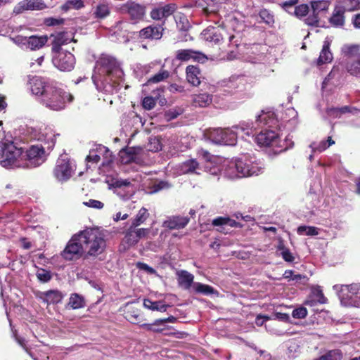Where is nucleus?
Returning a JSON list of instances; mask_svg holds the SVG:
<instances>
[{"label": "nucleus", "mask_w": 360, "mask_h": 360, "mask_svg": "<svg viewBox=\"0 0 360 360\" xmlns=\"http://www.w3.org/2000/svg\"><path fill=\"white\" fill-rule=\"evenodd\" d=\"M189 222L186 217L174 216L169 217L163 222V226L169 229H181L184 228Z\"/></svg>", "instance_id": "obj_24"}, {"label": "nucleus", "mask_w": 360, "mask_h": 360, "mask_svg": "<svg viewBox=\"0 0 360 360\" xmlns=\"http://www.w3.org/2000/svg\"><path fill=\"white\" fill-rule=\"evenodd\" d=\"M83 204L87 207L95 208V209H102L104 206V204L97 200L90 199L86 202H84Z\"/></svg>", "instance_id": "obj_56"}, {"label": "nucleus", "mask_w": 360, "mask_h": 360, "mask_svg": "<svg viewBox=\"0 0 360 360\" xmlns=\"http://www.w3.org/2000/svg\"><path fill=\"white\" fill-rule=\"evenodd\" d=\"M330 43L328 40L323 42L322 50L320 53L319 57L317 60V64L321 65L322 64L330 63L333 60V54L330 51Z\"/></svg>", "instance_id": "obj_36"}, {"label": "nucleus", "mask_w": 360, "mask_h": 360, "mask_svg": "<svg viewBox=\"0 0 360 360\" xmlns=\"http://www.w3.org/2000/svg\"><path fill=\"white\" fill-rule=\"evenodd\" d=\"M281 255L283 259L286 262H292L294 260V257L289 250L285 248H282Z\"/></svg>", "instance_id": "obj_63"}, {"label": "nucleus", "mask_w": 360, "mask_h": 360, "mask_svg": "<svg viewBox=\"0 0 360 360\" xmlns=\"http://www.w3.org/2000/svg\"><path fill=\"white\" fill-rule=\"evenodd\" d=\"M46 8L42 0H22L13 8V12L20 14L26 11H41Z\"/></svg>", "instance_id": "obj_17"}, {"label": "nucleus", "mask_w": 360, "mask_h": 360, "mask_svg": "<svg viewBox=\"0 0 360 360\" xmlns=\"http://www.w3.org/2000/svg\"><path fill=\"white\" fill-rule=\"evenodd\" d=\"M143 306L148 309L160 311H165L167 308V306L162 302H153L149 299L143 300Z\"/></svg>", "instance_id": "obj_39"}, {"label": "nucleus", "mask_w": 360, "mask_h": 360, "mask_svg": "<svg viewBox=\"0 0 360 360\" xmlns=\"http://www.w3.org/2000/svg\"><path fill=\"white\" fill-rule=\"evenodd\" d=\"M208 139L217 144L234 146L237 141V136L232 129H213L208 134Z\"/></svg>", "instance_id": "obj_8"}, {"label": "nucleus", "mask_w": 360, "mask_h": 360, "mask_svg": "<svg viewBox=\"0 0 360 360\" xmlns=\"http://www.w3.org/2000/svg\"><path fill=\"white\" fill-rule=\"evenodd\" d=\"M257 126L252 122H241L238 125L232 127V129L237 132L238 131L244 133L245 135L250 136H253L254 131L257 129Z\"/></svg>", "instance_id": "obj_33"}, {"label": "nucleus", "mask_w": 360, "mask_h": 360, "mask_svg": "<svg viewBox=\"0 0 360 360\" xmlns=\"http://www.w3.org/2000/svg\"><path fill=\"white\" fill-rule=\"evenodd\" d=\"M186 79L194 86H198L200 84L202 77L201 72L198 67L195 65H188L186 70Z\"/></svg>", "instance_id": "obj_25"}, {"label": "nucleus", "mask_w": 360, "mask_h": 360, "mask_svg": "<svg viewBox=\"0 0 360 360\" xmlns=\"http://www.w3.org/2000/svg\"><path fill=\"white\" fill-rule=\"evenodd\" d=\"M20 160V167L33 168L41 165L46 160L44 148L42 146L34 145L25 151L22 150Z\"/></svg>", "instance_id": "obj_6"}, {"label": "nucleus", "mask_w": 360, "mask_h": 360, "mask_svg": "<svg viewBox=\"0 0 360 360\" xmlns=\"http://www.w3.org/2000/svg\"><path fill=\"white\" fill-rule=\"evenodd\" d=\"M165 18L171 15L176 9L175 4H167L163 7H160Z\"/></svg>", "instance_id": "obj_55"}, {"label": "nucleus", "mask_w": 360, "mask_h": 360, "mask_svg": "<svg viewBox=\"0 0 360 360\" xmlns=\"http://www.w3.org/2000/svg\"><path fill=\"white\" fill-rule=\"evenodd\" d=\"M39 140L48 144V148H52L56 142V135L52 133L51 130L42 133L39 138Z\"/></svg>", "instance_id": "obj_44"}, {"label": "nucleus", "mask_w": 360, "mask_h": 360, "mask_svg": "<svg viewBox=\"0 0 360 360\" xmlns=\"http://www.w3.org/2000/svg\"><path fill=\"white\" fill-rule=\"evenodd\" d=\"M205 172L210 173L211 175L217 176L219 174H223L222 168L214 164L212 161H208L204 167Z\"/></svg>", "instance_id": "obj_45"}, {"label": "nucleus", "mask_w": 360, "mask_h": 360, "mask_svg": "<svg viewBox=\"0 0 360 360\" xmlns=\"http://www.w3.org/2000/svg\"><path fill=\"white\" fill-rule=\"evenodd\" d=\"M259 16L262 20L267 25L274 23V16L267 10L263 9L259 12Z\"/></svg>", "instance_id": "obj_52"}, {"label": "nucleus", "mask_w": 360, "mask_h": 360, "mask_svg": "<svg viewBox=\"0 0 360 360\" xmlns=\"http://www.w3.org/2000/svg\"><path fill=\"white\" fill-rule=\"evenodd\" d=\"M72 99V96L68 92L53 85L45 91L39 103L49 110L58 111L65 108L66 101L71 102Z\"/></svg>", "instance_id": "obj_2"}, {"label": "nucleus", "mask_w": 360, "mask_h": 360, "mask_svg": "<svg viewBox=\"0 0 360 360\" xmlns=\"http://www.w3.org/2000/svg\"><path fill=\"white\" fill-rule=\"evenodd\" d=\"M338 292L341 304L345 307H359L360 285L352 284L333 286Z\"/></svg>", "instance_id": "obj_5"}, {"label": "nucleus", "mask_w": 360, "mask_h": 360, "mask_svg": "<svg viewBox=\"0 0 360 360\" xmlns=\"http://www.w3.org/2000/svg\"><path fill=\"white\" fill-rule=\"evenodd\" d=\"M84 6L82 0H69L61 6V10L67 12L71 9H80Z\"/></svg>", "instance_id": "obj_42"}, {"label": "nucleus", "mask_w": 360, "mask_h": 360, "mask_svg": "<svg viewBox=\"0 0 360 360\" xmlns=\"http://www.w3.org/2000/svg\"><path fill=\"white\" fill-rule=\"evenodd\" d=\"M22 148L12 141L0 143V165L4 167H20Z\"/></svg>", "instance_id": "obj_4"}, {"label": "nucleus", "mask_w": 360, "mask_h": 360, "mask_svg": "<svg viewBox=\"0 0 360 360\" xmlns=\"http://www.w3.org/2000/svg\"><path fill=\"white\" fill-rule=\"evenodd\" d=\"M119 11L122 14L127 15L131 23L137 24L143 20L146 13V7L134 1L129 0L120 6Z\"/></svg>", "instance_id": "obj_7"}, {"label": "nucleus", "mask_w": 360, "mask_h": 360, "mask_svg": "<svg viewBox=\"0 0 360 360\" xmlns=\"http://www.w3.org/2000/svg\"><path fill=\"white\" fill-rule=\"evenodd\" d=\"M193 289L195 292L203 295H211L214 292L212 287L201 283H194L193 285Z\"/></svg>", "instance_id": "obj_43"}, {"label": "nucleus", "mask_w": 360, "mask_h": 360, "mask_svg": "<svg viewBox=\"0 0 360 360\" xmlns=\"http://www.w3.org/2000/svg\"><path fill=\"white\" fill-rule=\"evenodd\" d=\"M111 13V7L106 0H101L93 8V15L96 19H105Z\"/></svg>", "instance_id": "obj_21"}, {"label": "nucleus", "mask_w": 360, "mask_h": 360, "mask_svg": "<svg viewBox=\"0 0 360 360\" xmlns=\"http://www.w3.org/2000/svg\"><path fill=\"white\" fill-rule=\"evenodd\" d=\"M148 233L149 229L143 228L136 229L134 233L129 232L126 236L127 243L130 245L136 244L140 238L147 236Z\"/></svg>", "instance_id": "obj_37"}, {"label": "nucleus", "mask_w": 360, "mask_h": 360, "mask_svg": "<svg viewBox=\"0 0 360 360\" xmlns=\"http://www.w3.org/2000/svg\"><path fill=\"white\" fill-rule=\"evenodd\" d=\"M155 104L156 100L151 96L145 97L142 102L143 107L146 110L153 109L155 107Z\"/></svg>", "instance_id": "obj_53"}, {"label": "nucleus", "mask_w": 360, "mask_h": 360, "mask_svg": "<svg viewBox=\"0 0 360 360\" xmlns=\"http://www.w3.org/2000/svg\"><path fill=\"white\" fill-rule=\"evenodd\" d=\"M51 37L53 38L52 42V51L56 53L58 51H63L61 49V46L67 44L72 41V34L68 32H58L56 34H51Z\"/></svg>", "instance_id": "obj_20"}, {"label": "nucleus", "mask_w": 360, "mask_h": 360, "mask_svg": "<svg viewBox=\"0 0 360 360\" xmlns=\"http://www.w3.org/2000/svg\"><path fill=\"white\" fill-rule=\"evenodd\" d=\"M221 86L229 89L231 94L245 92L251 87L250 79L245 75H232L221 82Z\"/></svg>", "instance_id": "obj_9"}, {"label": "nucleus", "mask_w": 360, "mask_h": 360, "mask_svg": "<svg viewBox=\"0 0 360 360\" xmlns=\"http://www.w3.org/2000/svg\"><path fill=\"white\" fill-rule=\"evenodd\" d=\"M298 0H288L282 4V7L288 13H291V10L295 8Z\"/></svg>", "instance_id": "obj_59"}, {"label": "nucleus", "mask_w": 360, "mask_h": 360, "mask_svg": "<svg viewBox=\"0 0 360 360\" xmlns=\"http://www.w3.org/2000/svg\"><path fill=\"white\" fill-rule=\"evenodd\" d=\"M176 58L180 61H188L193 60L198 63H204L208 60V57L200 51L193 49H180L176 52Z\"/></svg>", "instance_id": "obj_16"}, {"label": "nucleus", "mask_w": 360, "mask_h": 360, "mask_svg": "<svg viewBox=\"0 0 360 360\" xmlns=\"http://www.w3.org/2000/svg\"><path fill=\"white\" fill-rule=\"evenodd\" d=\"M347 69L352 75L360 77V55L355 61L347 65Z\"/></svg>", "instance_id": "obj_48"}, {"label": "nucleus", "mask_w": 360, "mask_h": 360, "mask_svg": "<svg viewBox=\"0 0 360 360\" xmlns=\"http://www.w3.org/2000/svg\"><path fill=\"white\" fill-rule=\"evenodd\" d=\"M112 155L110 153L108 148L103 145L96 146L95 148L91 149L89 151V154L87 155L86 160L87 162L98 163L101 160V157L107 159L108 161L110 160Z\"/></svg>", "instance_id": "obj_19"}, {"label": "nucleus", "mask_w": 360, "mask_h": 360, "mask_svg": "<svg viewBox=\"0 0 360 360\" xmlns=\"http://www.w3.org/2000/svg\"><path fill=\"white\" fill-rule=\"evenodd\" d=\"M68 304L72 309H77L85 306V301L82 296L79 294L74 293L71 295Z\"/></svg>", "instance_id": "obj_40"}, {"label": "nucleus", "mask_w": 360, "mask_h": 360, "mask_svg": "<svg viewBox=\"0 0 360 360\" xmlns=\"http://www.w3.org/2000/svg\"><path fill=\"white\" fill-rule=\"evenodd\" d=\"M169 74L167 70H161L156 75H155L153 77H152L149 82H153V83H158L161 81H163L164 79H167L169 77Z\"/></svg>", "instance_id": "obj_51"}, {"label": "nucleus", "mask_w": 360, "mask_h": 360, "mask_svg": "<svg viewBox=\"0 0 360 360\" xmlns=\"http://www.w3.org/2000/svg\"><path fill=\"white\" fill-rule=\"evenodd\" d=\"M63 298V294L58 290H49L43 292L42 299L48 304L58 303Z\"/></svg>", "instance_id": "obj_38"}, {"label": "nucleus", "mask_w": 360, "mask_h": 360, "mask_svg": "<svg viewBox=\"0 0 360 360\" xmlns=\"http://www.w3.org/2000/svg\"><path fill=\"white\" fill-rule=\"evenodd\" d=\"M137 267L139 269L143 270L150 274H154L156 273V271L153 268L149 266L147 264L145 263L139 262L137 264Z\"/></svg>", "instance_id": "obj_62"}, {"label": "nucleus", "mask_w": 360, "mask_h": 360, "mask_svg": "<svg viewBox=\"0 0 360 360\" xmlns=\"http://www.w3.org/2000/svg\"><path fill=\"white\" fill-rule=\"evenodd\" d=\"M149 217V213L148 212V210L145 207H142L139 212L137 213L136 216L134 219L131 226L136 227L143 223Z\"/></svg>", "instance_id": "obj_41"}, {"label": "nucleus", "mask_w": 360, "mask_h": 360, "mask_svg": "<svg viewBox=\"0 0 360 360\" xmlns=\"http://www.w3.org/2000/svg\"><path fill=\"white\" fill-rule=\"evenodd\" d=\"M150 17L155 20L165 18L161 8H153L150 12Z\"/></svg>", "instance_id": "obj_61"}, {"label": "nucleus", "mask_w": 360, "mask_h": 360, "mask_svg": "<svg viewBox=\"0 0 360 360\" xmlns=\"http://www.w3.org/2000/svg\"><path fill=\"white\" fill-rule=\"evenodd\" d=\"M47 40L46 36L37 37L33 35L24 38L23 44L27 45V48L30 50H36L42 48L47 42Z\"/></svg>", "instance_id": "obj_26"}, {"label": "nucleus", "mask_w": 360, "mask_h": 360, "mask_svg": "<svg viewBox=\"0 0 360 360\" xmlns=\"http://www.w3.org/2000/svg\"><path fill=\"white\" fill-rule=\"evenodd\" d=\"M201 170L199 163L195 159L188 160L180 165V172L182 174H200Z\"/></svg>", "instance_id": "obj_29"}, {"label": "nucleus", "mask_w": 360, "mask_h": 360, "mask_svg": "<svg viewBox=\"0 0 360 360\" xmlns=\"http://www.w3.org/2000/svg\"><path fill=\"white\" fill-rule=\"evenodd\" d=\"M245 162V166H244V171L243 172V175L245 176H250L253 175H258L262 173L264 170V167L262 165H259L257 162H248L247 160H243Z\"/></svg>", "instance_id": "obj_35"}, {"label": "nucleus", "mask_w": 360, "mask_h": 360, "mask_svg": "<svg viewBox=\"0 0 360 360\" xmlns=\"http://www.w3.org/2000/svg\"><path fill=\"white\" fill-rule=\"evenodd\" d=\"M54 176L58 181H67L73 173V166L66 158H60L53 170Z\"/></svg>", "instance_id": "obj_14"}, {"label": "nucleus", "mask_w": 360, "mask_h": 360, "mask_svg": "<svg viewBox=\"0 0 360 360\" xmlns=\"http://www.w3.org/2000/svg\"><path fill=\"white\" fill-rule=\"evenodd\" d=\"M310 4L311 12L306 18L305 22L308 25L318 26L321 15L328 11L330 2L328 0H319L311 1Z\"/></svg>", "instance_id": "obj_11"}, {"label": "nucleus", "mask_w": 360, "mask_h": 360, "mask_svg": "<svg viewBox=\"0 0 360 360\" xmlns=\"http://www.w3.org/2000/svg\"><path fill=\"white\" fill-rule=\"evenodd\" d=\"M277 123V120L275 117L274 112L272 111H264L257 117L256 125L257 127L260 126H267L268 127H273Z\"/></svg>", "instance_id": "obj_23"}, {"label": "nucleus", "mask_w": 360, "mask_h": 360, "mask_svg": "<svg viewBox=\"0 0 360 360\" xmlns=\"http://www.w3.org/2000/svg\"><path fill=\"white\" fill-rule=\"evenodd\" d=\"M212 101V95L207 93H200L192 96V105L195 107L205 108Z\"/></svg>", "instance_id": "obj_31"}, {"label": "nucleus", "mask_w": 360, "mask_h": 360, "mask_svg": "<svg viewBox=\"0 0 360 360\" xmlns=\"http://www.w3.org/2000/svg\"><path fill=\"white\" fill-rule=\"evenodd\" d=\"M176 275L178 283L184 289L188 290L193 285L194 276L188 271L181 270L176 272Z\"/></svg>", "instance_id": "obj_30"}, {"label": "nucleus", "mask_w": 360, "mask_h": 360, "mask_svg": "<svg viewBox=\"0 0 360 360\" xmlns=\"http://www.w3.org/2000/svg\"><path fill=\"white\" fill-rule=\"evenodd\" d=\"M37 276L38 279L42 282H48L51 278V274L44 269H40L38 271L37 273Z\"/></svg>", "instance_id": "obj_54"}, {"label": "nucleus", "mask_w": 360, "mask_h": 360, "mask_svg": "<svg viewBox=\"0 0 360 360\" xmlns=\"http://www.w3.org/2000/svg\"><path fill=\"white\" fill-rule=\"evenodd\" d=\"M345 13L335 5L333 14L329 18V22L335 27H342L345 25Z\"/></svg>", "instance_id": "obj_34"}, {"label": "nucleus", "mask_w": 360, "mask_h": 360, "mask_svg": "<svg viewBox=\"0 0 360 360\" xmlns=\"http://www.w3.org/2000/svg\"><path fill=\"white\" fill-rule=\"evenodd\" d=\"M127 319L129 321L132 323H138L141 321V316L139 314L135 313L134 311H128L127 313Z\"/></svg>", "instance_id": "obj_58"}, {"label": "nucleus", "mask_w": 360, "mask_h": 360, "mask_svg": "<svg viewBox=\"0 0 360 360\" xmlns=\"http://www.w3.org/2000/svg\"><path fill=\"white\" fill-rule=\"evenodd\" d=\"M212 225L219 227L217 231L226 233V227H237L239 224L231 218L219 217L213 219Z\"/></svg>", "instance_id": "obj_28"}, {"label": "nucleus", "mask_w": 360, "mask_h": 360, "mask_svg": "<svg viewBox=\"0 0 360 360\" xmlns=\"http://www.w3.org/2000/svg\"><path fill=\"white\" fill-rule=\"evenodd\" d=\"M52 61L54 66L58 70L61 71H71L75 67V58L69 51H58L53 53Z\"/></svg>", "instance_id": "obj_13"}, {"label": "nucleus", "mask_w": 360, "mask_h": 360, "mask_svg": "<svg viewBox=\"0 0 360 360\" xmlns=\"http://www.w3.org/2000/svg\"><path fill=\"white\" fill-rule=\"evenodd\" d=\"M123 76L124 72L115 58L102 55L96 61L92 79L98 91L112 94L115 85Z\"/></svg>", "instance_id": "obj_1"}, {"label": "nucleus", "mask_w": 360, "mask_h": 360, "mask_svg": "<svg viewBox=\"0 0 360 360\" xmlns=\"http://www.w3.org/2000/svg\"><path fill=\"white\" fill-rule=\"evenodd\" d=\"M342 357V353L340 350L333 349L322 355L317 360H341Z\"/></svg>", "instance_id": "obj_46"}, {"label": "nucleus", "mask_w": 360, "mask_h": 360, "mask_svg": "<svg viewBox=\"0 0 360 360\" xmlns=\"http://www.w3.org/2000/svg\"><path fill=\"white\" fill-rule=\"evenodd\" d=\"M222 32H225L223 30L212 27L204 30L202 35L206 41L218 44L224 39Z\"/></svg>", "instance_id": "obj_27"}, {"label": "nucleus", "mask_w": 360, "mask_h": 360, "mask_svg": "<svg viewBox=\"0 0 360 360\" xmlns=\"http://www.w3.org/2000/svg\"><path fill=\"white\" fill-rule=\"evenodd\" d=\"M300 235L316 236L319 234V229L314 226H300L297 228Z\"/></svg>", "instance_id": "obj_47"}, {"label": "nucleus", "mask_w": 360, "mask_h": 360, "mask_svg": "<svg viewBox=\"0 0 360 360\" xmlns=\"http://www.w3.org/2000/svg\"><path fill=\"white\" fill-rule=\"evenodd\" d=\"M28 85L32 94L37 96L39 101L44 96L45 91L53 84L49 83L45 79L34 76L30 79Z\"/></svg>", "instance_id": "obj_15"}, {"label": "nucleus", "mask_w": 360, "mask_h": 360, "mask_svg": "<svg viewBox=\"0 0 360 360\" xmlns=\"http://www.w3.org/2000/svg\"><path fill=\"white\" fill-rule=\"evenodd\" d=\"M130 185V182L127 179H119L116 180L113 183V186L116 188H121L124 186H128Z\"/></svg>", "instance_id": "obj_64"}, {"label": "nucleus", "mask_w": 360, "mask_h": 360, "mask_svg": "<svg viewBox=\"0 0 360 360\" xmlns=\"http://www.w3.org/2000/svg\"><path fill=\"white\" fill-rule=\"evenodd\" d=\"M244 166H245V162L242 158L224 161L222 165L223 175L231 179L244 177L242 174L244 171Z\"/></svg>", "instance_id": "obj_12"}, {"label": "nucleus", "mask_w": 360, "mask_h": 360, "mask_svg": "<svg viewBox=\"0 0 360 360\" xmlns=\"http://www.w3.org/2000/svg\"><path fill=\"white\" fill-rule=\"evenodd\" d=\"M44 22L47 26L59 25H62L64 22V19L48 18L45 19Z\"/></svg>", "instance_id": "obj_60"}, {"label": "nucleus", "mask_w": 360, "mask_h": 360, "mask_svg": "<svg viewBox=\"0 0 360 360\" xmlns=\"http://www.w3.org/2000/svg\"><path fill=\"white\" fill-rule=\"evenodd\" d=\"M278 134L272 130L262 131L256 137L257 143L262 146H278L279 144Z\"/></svg>", "instance_id": "obj_18"}, {"label": "nucleus", "mask_w": 360, "mask_h": 360, "mask_svg": "<svg viewBox=\"0 0 360 360\" xmlns=\"http://www.w3.org/2000/svg\"><path fill=\"white\" fill-rule=\"evenodd\" d=\"M309 12V8L307 4H300L294 8V13L297 17H304Z\"/></svg>", "instance_id": "obj_50"}, {"label": "nucleus", "mask_w": 360, "mask_h": 360, "mask_svg": "<svg viewBox=\"0 0 360 360\" xmlns=\"http://www.w3.org/2000/svg\"><path fill=\"white\" fill-rule=\"evenodd\" d=\"M82 240L88 248L85 258L97 257L105 249L104 236L98 229H88L82 231Z\"/></svg>", "instance_id": "obj_3"}, {"label": "nucleus", "mask_w": 360, "mask_h": 360, "mask_svg": "<svg viewBox=\"0 0 360 360\" xmlns=\"http://www.w3.org/2000/svg\"><path fill=\"white\" fill-rule=\"evenodd\" d=\"M141 327L148 331L155 333H162L166 328L165 326L163 324H155V321L152 323H143L141 325Z\"/></svg>", "instance_id": "obj_49"}, {"label": "nucleus", "mask_w": 360, "mask_h": 360, "mask_svg": "<svg viewBox=\"0 0 360 360\" xmlns=\"http://www.w3.org/2000/svg\"><path fill=\"white\" fill-rule=\"evenodd\" d=\"M84 243L82 240V231L74 235L68 243L62 256L66 260H72L79 257L83 253Z\"/></svg>", "instance_id": "obj_10"}, {"label": "nucleus", "mask_w": 360, "mask_h": 360, "mask_svg": "<svg viewBox=\"0 0 360 360\" xmlns=\"http://www.w3.org/2000/svg\"><path fill=\"white\" fill-rule=\"evenodd\" d=\"M335 6L344 13L360 10V0H338Z\"/></svg>", "instance_id": "obj_32"}, {"label": "nucleus", "mask_w": 360, "mask_h": 360, "mask_svg": "<svg viewBox=\"0 0 360 360\" xmlns=\"http://www.w3.org/2000/svg\"><path fill=\"white\" fill-rule=\"evenodd\" d=\"M307 315V311L304 307H300L292 311V316L295 319H303Z\"/></svg>", "instance_id": "obj_57"}, {"label": "nucleus", "mask_w": 360, "mask_h": 360, "mask_svg": "<svg viewBox=\"0 0 360 360\" xmlns=\"http://www.w3.org/2000/svg\"><path fill=\"white\" fill-rule=\"evenodd\" d=\"M163 27L161 25H150L139 32L143 39H160L162 36Z\"/></svg>", "instance_id": "obj_22"}]
</instances>
